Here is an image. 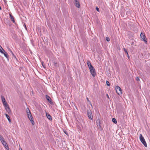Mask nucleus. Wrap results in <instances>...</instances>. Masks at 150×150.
Instances as JSON below:
<instances>
[{
    "instance_id": "22",
    "label": "nucleus",
    "mask_w": 150,
    "mask_h": 150,
    "mask_svg": "<svg viewBox=\"0 0 150 150\" xmlns=\"http://www.w3.org/2000/svg\"><path fill=\"white\" fill-rule=\"evenodd\" d=\"M3 103L4 107L8 105L6 101H5V102Z\"/></svg>"
},
{
    "instance_id": "8",
    "label": "nucleus",
    "mask_w": 150,
    "mask_h": 150,
    "mask_svg": "<svg viewBox=\"0 0 150 150\" xmlns=\"http://www.w3.org/2000/svg\"><path fill=\"white\" fill-rule=\"evenodd\" d=\"M46 98L47 100L50 103L52 104V101L51 99L50 96H48L47 95H46Z\"/></svg>"
},
{
    "instance_id": "3",
    "label": "nucleus",
    "mask_w": 150,
    "mask_h": 150,
    "mask_svg": "<svg viewBox=\"0 0 150 150\" xmlns=\"http://www.w3.org/2000/svg\"><path fill=\"white\" fill-rule=\"evenodd\" d=\"M115 90L117 93L120 95L122 94V90L119 86H117L115 88Z\"/></svg>"
},
{
    "instance_id": "34",
    "label": "nucleus",
    "mask_w": 150,
    "mask_h": 150,
    "mask_svg": "<svg viewBox=\"0 0 150 150\" xmlns=\"http://www.w3.org/2000/svg\"><path fill=\"white\" fill-rule=\"evenodd\" d=\"M11 53L14 57H15V56L14 55V54L12 52H11Z\"/></svg>"
},
{
    "instance_id": "32",
    "label": "nucleus",
    "mask_w": 150,
    "mask_h": 150,
    "mask_svg": "<svg viewBox=\"0 0 150 150\" xmlns=\"http://www.w3.org/2000/svg\"><path fill=\"white\" fill-rule=\"evenodd\" d=\"M64 132L68 136V134L67 132H66V131H64Z\"/></svg>"
},
{
    "instance_id": "7",
    "label": "nucleus",
    "mask_w": 150,
    "mask_h": 150,
    "mask_svg": "<svg viewBox=\"0 0 150 150\" xmlns=\"http://www.w3.org/2000/svg\"><path fill=\"white\" fill-rule=\"evenodd\" d=\"M74 4L75 6L78 8H79L80 7V4L79 3L77 0H74Z\"/></svg>"
},
{
    "instance_id": "24",
    "label": "nucleus",
    "mask_w": 150,
    "mask_h": 150,
    "mask_svg": "<svg viewBox=\"0 0 150 150\" xmlns=\"http://www.w3.org/2000/svg\"><path fill=\"white\" fill-rule=\"evenodd\" d=\"M106 83L107 85L108 86H110V83L108 81H106Z\"/></svg>"
},
{
    "instance_id": "1",
    "label": "nucleus",
    "mask_w": 150,
    "mask_h": 150,
    "mask_svg": "<svg viewBox=\"0 0 150 150\" xmlns=\"http://www.w3.org/2000/svg\"><path fill=\"white\" fill-rule=\"evenodd\" d=\"M139 139L141 142L143 144L144 146L146 147H147V144L144 137L142 136L141 134H140Z\"/></svg>"
},
{
    "instance_id": "25",
    "label": "nucleus",
    "mask_w": 150,
    "mask_h": 150,
    "mask_svg": "<svg viewBox=\"0 0 150 150\" xmlns=\"http://www.w3.org/2000/svg\"><path fill=\"white\" fill-rule=\"evenodd\" d=\"M106 40L108 42L110 41V39L108 37H106Z\"/></svg>"
},
{
    "instance_id": "12",
    "label": "nucleus",
    "mask_w": 150,
    "mask_h": 150,
    "mask_svg": "<svg viewBox=\"0 0 150 150\" xmlns=\"http://www.w3.org/2000/svg\"><path fill=\"white\" fill-rule=\"evenodd\" d=\"M9 15H10V17L11 20L13 21V23H15V21L14 20V18L13 16L11 14H9Z\"/></svg>"
},
{
    "instance_id": "38",
    "label": "nucleus",
    "mask_w": 150,
    "mask_h": 150,
    "mask_svg": "<svg viewBox=\"0 0 150 150\" xmlns=\"http://www.w3.org/2000/svg\"><path fill=\"white\" fill-rule=\"evenodd\" d=\"M19 150H22V149L21 148V149H20Z\"/></svg>"
},
{
    "instance_id": "14",
    "label": "nucleus",
    "mask_w": 150,
    "mask_h": 150,
    "mask_svg": "<svg viewBox=\"0 0 150 150\" xmlns=\"http://www.w3.org/2000/svg\"><path fill=\"white\" fill-rule=\"evenodd\" d=\"M28 115V117L30 121L32 120H33V117L32 116V115L31 114V113H30V115Z\"/></svg>"
},
{
    "instance_id": "30",
    "label": "nucleus",
    "mask_w": 150,
    "mask_h": 150,
    "mask_svg": "<svg viewBox=\"0 0 150 150\" xmlns=\"http://www.w3.org/2000/svg\"><path fill=\"white\" fill-rule=\"evenodd\" d=\"M30 121H31L32 124L33 125H34V122L33 121V120H30Z\"/></svg>"
},
{
    "instance_id": "36",
    "label": "nucleus",
    "mask_w": 150,
    "mask_h": 150,
    "mask_svg": "<svg viewBox=\"0 0 150 150\" xmlns=\"http://www.w3.org/2000/svg\"><path fill=\"white\" fill-rule=\"evenodd\" d=\"M107 97H108V98H109V96H108V94H107Z\"/></svg>"
},
{
    "instance_id": "4",
    "label": "nucleus",
    "mask_w": 150,
    "mask_h": 150,
    "mask_svg": "<svg viewBox=\"0 0 150 150\" xmlns=\"http://www.w3.org/2000/svg\"><path fill=\"white\" fill-rule=\"evenodd\" d=\"M91 73L93 77H95L96 75V72L95 68L93 67L90 69Z\"/></svg>"
},
{
    "instance_id": "28",
    "label": "nucleus",
    "mask_w": 150,
    "mask_h": 150,
    "mask_svg": "<svg viewBox=\"0 0 150 150\" xmlns=\"http://www.w3.org/2000/svg\"><path fill=\"white\" fill-rule=\"evenodd\" d=\"M53 64H54L55 66H57V63L56 62H53Z\"/></svg>"
},
{
    "instance_id": "18",
    "label": "nucleus",
    "mask_w": 150,
    "mask_h": 150,
    "mask_svg": "<svg viewBox=\"0 0 150 150\" xmlns=\"http://www.w3.org/2000/svg\"><path fill=\"white\" fill-rule=\"evenodd\" d=\"M123 49H124V50L125 52V53H126V54L127 55V57H128V58H129V54H128V52L127 51V50L125 48H124Z\"/></svg>"
},
{
    "instance_id": "2",
    "label": "nucleus",
    "mask_w": 150,
    "mask_h": 150,
    "mask_svg": "<svg viewBox=\"0 0 150 150\" xmlns=\"http://www.w3.org/2000/svg\"><path fill=\"white\" fill-rule=\"evenodd\" d=\"M140 36L141 38L143 39V41H144L146 43H147V41L145 34L144 33H141L140 35Z\"/></svg>"
},
{
    "instance_id": "29",
    "label": "nucleus",
    "mask_w": 150,
    "mask_h": 150,
    "mask_svg": "<svg viewBox=\"0 0 150 150\" xmlns=\"http://www.w3.org/2000/svg\"><path fill=\"white\" fill-rule=\"evenodd\" d=\"M96 10L98 11V12H99V8H98V7H96Z\"/></svg>"
},
{
    "instance_id": "23",
    "label": "nucleus",
    "mask_w": 150,
    "mask_h": 150,
    "mask_svg": "<svg viewBox=\"0 0 150 150\" xmlns=\"http://www.w3.org/2000/svg\"><path fill=\"white\" fill-rule=\"evenodd\" d=\"M41 63H42V66L44 68H46V66H45V64H44V62H42Z\"/></svg>"
},
{
    "instance_id": "27",
    "label": "nucleus",
    "mask_w": 150,
    "mask_h": 150,
    "mask_svg": "<svg viewBox=\"0 0 150 150\" xmlns=\"http://www.w3.org/2000/svg\"><path fill=\"white\" fill-rule=\"evenodd\" d=\"M136 80L137 81H140L139 78V77H136Z\"/></svg>"
},
{
    "instance_id": "20",
    "label": "nucleus",
    "mask_w": 150,
    "mask_h": 150,
    "mask_svg": "<svg viewBox=\"0 0 150 150\" xmlns=\"http://www.w3.org/2000/svg\"><path fill=\"white\" fill-rule=\"evenodd\" d=\"M112 121L115 124H116L117 123V121L116 119L114 118H112Z\"/></svg>"
},
{
    "instance_id": "33",
    "label": "nucleus",
    "mask_w": 150,
    "mask_h": 150,
    "mask_svg": "<svg viewBox=\"0 0 150 150\" xmlns=\"http://www.w3.org/2000/svg\"><path fill=\"white\" fill-rule=\"evenodd\" d=\"M8 50L9 51H10V52L11 53V52H12V51L11 50L9 49V48H8Z\"/></svg>"
},
{
    "instance_id": "16",
    "label": "nucleus",
    "mask_w": 150,
    "mask_h": 150,
    "mask_svg": "<svg viewBox=\"0 0 150 150\" xmlns=\"http://www.w3.org/2000/svg\"><path fill=\"white\" fill-rule=\"evenodd\" d=\"M6 111L8 112V113H9L11 112V109L9 107V106H8V108L6 109Z\"/></svg>"
},
{
    "instance_id": "26",
    "label": "nucleus",
    "mask_w": 150,
    "mask_h": 150,
    "mask_svg": "<svg viewBox=\"0 0 150 150\" xmlns=\"http://www.w3.org/2000/svg\"><path fill=\"white\" fill-rule=\"evenodd\" d=\"M86 99H87V101L89 103V104H90L91 105H92V104H91V102L90 101V100H89L88 99V98H86Z\"/></svg>"
},
{
    "instance_id": "5",
    "label": "nucleus",
    "mask_w": 150,
    "mask_h": 150,
    "mask_svg": "<svg viewBox=\"0 0 150 150\" xmlns=\"http://www.w3.org/2000/svg\"><path fill=\"white\" fill-rule=\"evenodd\" d=\"M2 49L3 50V53H1L3 54L5 57L8 60V55L6 52L5 51V50L2 48V47L0 45Z\"/></svg>"
},
{
    "instance_id": "21",
    "label": "nucleus",
    "mask_w": 150,
    "mask_h": 150,
    "mask_svg": "<svg viewBox=\"0 0 150 150\" xmlns=\"http://www.w3.org/2000/svg\"><path fill=\"white\" fill-rule=\"evenodd\" d=\"M4 140V139L3 137L2 136H1L0 135V140H1V142H2V141H3V140Z\"/></svg>"
},
{
    "instance_id": "31",
    "label": "nucleus",
    "mask_w": 150,
    "mask_h": 150,
    "mask_svg": "<svg viewBox=\"0 0 150 150\" xmlns=\"http://www.w3.org/2000/svg\"><path fill=\"white\" fill-rule=\"evenodd\" d=\"M0 52L1 53H3V50L2 49V50H1V49L0 48Z\"/></svg>"
},
{
    "instance_id": "9",
    "label": "nucleus",
    "mask_w": 150,
    "mask_h": 150,
    "mask_svg": "<svg viewBox=\"0 0 150 150\" xmlns=\"http://www.w3.org/2000/svg\"><path fill=\"white\" fill-rule=\"evenodd\" d=\"M87 63L89 69L93 67L92 66V65L91 64V62L90 61L88 60L87 61Z\"/></svg>"
},
{
    "instance_id": "15",
    "label": "nucleus",
    "mask_w": 150,
    "mask_h": 150,
    "mask_svg": "<svg viewBox=\"0 0 150 150\" xmlns=\"http://www.w3.org/2000/svg\"><path fill=\"white\" fill-rule=\"evenodd\" d=\"M6 116V117H7V119H8V120L9 122H11V120L10 119V117L7 114H5Z\"/></svg>"
},
{
    "instance_id": "11",
    "label": "nucleus",
    "mask_w": 150,
    "mask_h": 150,
    "mask_svg": "<svg viewBox=\"0 0 150 150\" xmlns=\"http://www.w3.org/2000/svg\"><path fill=\"white\" fill-rule=\"evenodd\" d=\"M96 124H97V125L98 126V127H99V128H100L101 127V126L100 125L101 122H100V120L99 119H98L96 120Z\"/></svg>"
},
{
    "instance_id": "6",
    "label": "nucleus",
    "mask_w": 150,
    "mask_h": 150,
    "mask_svg": "<svg viewBox=\"0 0 150 150\" xmlns=\"http://www.w3.org/2000/svg\"><path fill=\"white\" fill-rule=\"evenodd\" d=\"M1 142L3 145L5 147L6 149H8L9 147L7 144L6 142L4 140Z\"/></svg>"
},
{
    "instance_id": "17",
    "label": "nucleus",
    "mask_w": 150,
    "mask_h": 150,
    "mask_svg": "<svg viewBox=\"0 0 150 150\" xmlns=\"http://www.w3.org/2000/svg\"><path fill=\"white\" fill-rule=\"evenodd\" d=\"M26 112L28 115H30V112L29 109V108H27L26 109Z\"/></svg>"
},
{
    "instance_id": "19",
    "label": "nucleus",
    "mask_w": 150,
    "mask_h": 150,
    "mask_svg": "<svg viewBox=\"0 0 150 150\" xmlns=\"http://www.w3.org/2000/svg\"><path fill=\"white\" fill-rule=\"evenodd\" d=\"M1 100H2V102L3 103L5 102L6 101V100H5V99L4 98V97L3 96H1Z\"/></svg>"
},
{
    "instance_id": "35",
    "label": "nucleus",
    "mask_w": 150,
    "mask_h": 150,
    "mask_svg": "<svg viewBox=\"0 0 150 150\" xmlns=\"http://www.w3.org/2000/svg\"><path fill=\"white\" fill-rule=\"evenodd\" d=\"M8 106H9L8 105L7 106H6L5 107V109L6 110V109H7L8 108Z\"/></svg>"
},
{
    "instance_id": "10",
    "label": "nucleus",
    "mask_w": 150,
    "mask_h": 150,
    "mask_svg": "<svg viewBox=\"0 0 150 150\" xmlns=\"http://www.w3.org/2000/svg\"><path fill=\"white\" fill-rule=\"evenodd\" d=\"M87 114L89 118L90 119L92 120L93 119V116L91 112V111L90 112H88Z\"/></svg>"
},
{
    "instance_id": "37",
    "label": "nucleus",
    "mask_w": 150,
    "mask_h": 150,
    "mask_svg": "<svg viewBox=\"0 0 150 150\" xmlns=\"http://www.w3.org/2000/svg\"><path fill=\"white\" fill-rule=\"evenodd\" d=\"M25 28L26 29L27 28H26V25H25Z\"/></svg>"
},
{
    "instance_id": "13",
    "label": "nucleus",
    "mask_w": 150,
    "mask_h": 150,
    "mask_svg": "<svg viewBox=\"0 0 150 150\" xmlns=\"http://www.w3.org/2000/svg\"><path fill=\"white\" fill-rule=\"evenodd\" d=\"M46 115L48 119H49L50 120H52V117L49 114L46 113Z\"/></svg>"
}]
</instances>
